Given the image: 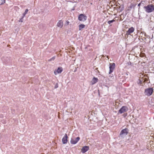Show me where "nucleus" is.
I'll return each mask as SVG.
<instances>
[{"instance_id": "1", "label": "nucleus", "mask_w": 154, "mask_h": 154, "mask_svg": "<svg viewBox=\"0 0 154 154\" xmlns=\"http://www.w3.org/2000/svg\"><path fill=\"white\" fill-rule=\"evenodd\" d=\"M145 11L148 13H150L154 11V5L152 4L148 5L144 7Z\"/></svg>"}, {"instance_id": "16", "label": "nucleus", "mask_w": 154, "mask_h": 154, "mask_svg": "<svg viewBox=\"0 0 154 154\" xmlns=\"http://www.w3.org/2000/svg\"><path fill=\"white\" fill-rule=\"evenodd\" d=\"M28 11V9H26L25 12L23 14V17H24L25 16L26 14L27 13Z\"/></svg>"}, {"instance_id": "11", "label": "nucleus", "mask_w": 154, "mask_h": 154, "mask_svg": "<svg viewBox=\"0 0 154 154\" xmlns=\"http://www.w3.org/2000/svg\"><path fill=\"white\" fill-rule=\"evenodd\" d=\"M134 30V29L133 27H131L129 28L128 31H127V34L130 35L131 33L133 32Z\"/></svg>"}, {"instance_id": "28", "label": "nucleus", "mask_w": 154, "mask_h": 154, "mask_svg": "<svg viewBox=\"0 0 154 154\" xmlns=\"http://www.w3.org/2000/svg\"><path fill=\"white\" fill-rule=\"evenodd\" d=\"M126 74H127V75H128V74H127V73H126Z\"/></svg>"}, {"instance_id": "6", "label": "nucleus", "mask_w": 154, "mask_h": 154, "mask_svg": "<svg viewBox=\"0 0 154 154\" xmlns=\"http://www.w3.org/2000/svg\"><path fill=\"white\" fill-rule=\"evenodd\" d=\"M128 109L126 106H123L119 111V112L122 113L128 111Z\"/></svg>"}, {"instance_id": "8", "label": "nucleus", "mask_w": 154, "mask_h": 154, "mask_svg": "<svg viewBox=\"0 0 154 154\" xmlns=\"http://www.w3.org/2000/svg\"><path fill=\"white\" fill-rule=\"evenodd\" d=\"M68 137L66 134H65L64 136L62 139V142L63 144H66L67 143Z\"/></svg>"}, {"instance_id": "27", "label": "nucleus", "mask_w": 154, "mask_h": 154, "mask_svg": "<svg viewBox=\"0 0 154 154\" xmlns=\"http://www.w3.org/2000/svg\"><path fill=\"white\" fill-rule=\"evenodd\" d=\"M76 71V70H75V71H74V72Z\"/></svg>"}, {"instance_id": "17", "label": "nucleus", "mask_w": 154, "mask_h": 154, "mask_svg": "<svg viewBox=\"0 0 154 154\" xmlns=\"http://www.w3.org/2000/svg\"><path fill=\"white\" fill-rule=\"evenodd\" d=\"M115 20L113 19L112 20H109V21H108L107 22V23L108 24H110L111 23H112L113 22H115Z\"/></svg>"}, {"instance_id": "4", "label": "nucleus", "mask_w": 154, "mask_h": 154, "mask_svg": "<svg viewBox=\"0 0 154 154\" xmlns=\"http://www.w3.org/2000/svg\"><path fill=\"white\" fill-rule=\"evenodd\" d=\"M87 19V17L83 14H80L78 18V19L79 21L83 22L85 21Z\"/></svg>"}, {"instance_id": "5", "label": "nucleus", "mask_w": 154, "mask_h": 154, "mask_svg": "<svg viewBox=\"0 0 154 154\" xmlns=\"http://www.w3.org/2000/svg\"><path fill=\"white\" fill-rule=\"evenodd\" d=\"M115 67V64L114 63H109V74L112 73Z\"/></svg>"}, {"instance_id": "7", "label": "nucleus", "mask_w": 154, "mask_h": 154, "mask_svg": "<svg viewBox=\"0 0 154 154\" xmlns=\"http://www.w3.org/2000/svg\"><path fill=\"white\" fill-rule=\"evenodd\" d=\"M80 138L79 137H77L76 138H72L70 141V143L72 144H75L79 140Z\"/></svg>"}, {"instance_id": "15", "label": "nucleus", "mask_w": 154, "mask_h": 154, "mask_svg": "<svg viewBox=\"0 0 154 154\" xmlns=\"http://www.w3.org/2000/svg\"><path fill=\"white\" fill-rule=\"evenodd\" d=\"M85 26V25L84 24H81L79 26V30H82V29L83 28H84Z\"/></svg>"}, {"instance_id": "23", "label": "nucleus", "mask_w": 154, "mask_h": 154, "mask_svg": "<svg viewBox=\"0 0 154 154\" xmlns=\"http://www.w3.org/2000/svg\"><path fill=\"white\" fill-rule=\"evenodd\" d=\"M58 87V84L57 83L54 86V88H57Z\"/></svg>"}, {"instance_id": "14", "label": "nucleus", "mask_w": 154, "mask_h": 154, "mask_svg": "<svg viewBox=\"0 0 154 154\" xmlns=\"http://www.w3.org/2000/svg\"><path fill=\"white\" fill-rule=\"evenodd\" d=\"M2 60L6 62H8L10 61L9 58L8 57H4L3 58Z\"/></svg>"}, {"instance_id": "19", "label": "nucleus", "mask_w": 154, "mask_h": 154, "mask_svg": "<svg viewBox=\"0 0 154 154\" xmlns=\"http://www.w3.org/2000/svg\"><path fill=\"white\" fill-rule=\"evenodd\" d=\"M55 59V57L54 56V57H52L51 59H50L49 60H48V61H53Z\"/></svg>"}, {"instance_id": "22", "label": "nucleus", "mask_w": 154, "mask_h": 154, "mask_svg": "<svg viewBox=\"0 0 154 154\" xmlns=\"http://www.w3.org/2000/svg\"><path fill=\"white\" fill-rule=\"evenodd\" d=\"M24 17H23V16H22V17L20 19V20H19V22H23V18Z\"/></svg>"}, {"instance_id": "18", "label": "nucleus", "mask_w": 154, "mask_h": 154, "mask_svg": "<svg viewBox=\"0 0 154 154\" xmlns=\"http://www.w3.org/2000/svg\"><path fill=\"white\" fill-rule=\"evenodd\" d=\"M1 2H0V5H2L5 3V0H1Z\"/></svg>"}, {"instance_id": "21", "label": "nucleus", "mask_w": 154, "mask_h": 154, "mask_svg": "<svg viewBox=\"0 0 154 154\" xmlns=\"http://www.w3.org/2000/svg\"><path fill=\"white\" fill-rule=\"evenodd\" d=\"M137 83L138 84H139L140 85L142 84V82L140 80H139L138 82H137Z\"/></svg>"}, {"instance_id": "26", "label": "nucleus", "mask_w": 154, "mask_h": 154, "mask_svg": "<svg viewBox=\"0 0 154 154\" xmlns=\"http://www.w3.org/2000/svg\"><path fill=\"white\" fill-rule=\"evenodd\" d=\"M147 80H148V79L147 78H146L145 79V81H147Z\"/></svg>"}, {"instance_id": "9", "label": "nucleus", "mask_w": 154, "mask_h": 154, "mask_svg": "<svg viewBox=\"0 0 154 154\" xmlns=\"http://www.w3.org/2000/svg\"><path fill=\"white\" fill-rule=\"evenodd\" d=\"M89 149V147L88 146H85L82 147L81 149V152L83 153H85L88 151Z\"/></svg>"}, {"instance_id": "25", "label": "nucleus", "mask_w": 154, "mask_h": 154, "mask_svg": "<svg viewBox=\"0 0 154 154\" xmlns=\"http://www.w3.org/2000/svg\"><path fill=\"white\" fill-rule=\"evenodd\" d=\"M140 5H141V3H139V4H138V6H139V7H140Z\"/></svg>"}, {"instance_id": "13", "label": "nucleus", "mask_w": 154, "mask_h": 154, "mask_svg": "<svg viewBox=\"0 0 154 154\" xmlns=\"http://www.w3.org/2000/svg\"><path fill=\"white\" fill-rule=\"evenodd\" d=\"M63 25V23L62 20H60L57 23V26L58 27L62 28Z\"/></svg>"}, {"instance_id": "2", "label": "nucleus", "mask_w": 154, "mask_h": 154, "mask_svg": "<svg viewBox=\"0 0 154 154\" xmlns=\"http://www.w3.org/2000/svg\"><path fill=\"white\" fill-rule=\"evenodd\" d=\"M153 91L152 88H149L145 90L144 94L145 95L149 96L152 94Z\"/></svg>"}, {"instance_id": "3", "label": "nucleus", "mask_w": 154, "mask_h": 154, "mask_svg": "<svg viewBox=\"0 0 154 154\" xmlns=\"http://www.w3.org/2000/svg\"><path fill=\"white\" fill-rule=\"evenodd\" d=\"M128 132L129 130L127 128H125L121 131L119 135L121 137H123L128 134Z\"/></svg>"}, {"instance_id": "24", "label": "nucleus", "mask_w": 154, "mask_h": 154, "mask_svg": "<svg viewBox=\"0 0 154 154\" xmlns=\"http://www.w3.org/2000/svg\"><path fill=\"white\" fill-rule=\"evenodd\" d=\"M127 113H124V116L125 117L126 116H127Z\"/></svg>"}, {"instance_id": "20", "label": "nucleus", "mask_w": 154, "mask_h": 154, "mask_svg": "<svg viewBox=\"0 0 154 154\" xmlns=\"http://www.w3.org/2000/svg\"><path fill=\"white\" fill-rule=\"evenodd\" d=\"M69 21H68V20L66 21V23H65V26H67L68 25H69Z\"/></svg>"}, {"instance_id": "12", "label": "nucleus", "mask_w": 154, "mask_h": 154, "mask_svg": "<svg viewBox=\"0 0 154 154\" xmlns=\"http://www.w3.org/2000/svg\"><path fill=\"white\" fill-rule=\"evenodd\" d=\"M98 80V79L97 78L94 77L93 78L92 80L91 81V83L92 85H93L94 84L97 82Z\"/></svg>"}, {"instance_id": "10", "label": "nucleus", "mask_w": 154, "mask_h": 154, "mask_svg": "<svg viewBox=\"0 0 154 154\" xmlns=\"http://www.w3.org/2000/svg\"><path fill=\"white\" fill-rule=\"evenodd\" d=\"M63 71V68L61 67H59L58 68L57 70H55L54 71V73L56 75L57 73H61Z\"/></svg>"}]
</instances>
